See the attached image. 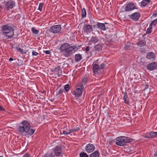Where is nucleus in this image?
<instances>
[{"mask_svg":"<svg viewBox=\"0 0 157 157\" xmlns=\"http://www.w3.org/2000/svg\"><path fill=\"white\" fill-rule=\"evenodd\" d=\"M19 127L18 131L21 135L25 134L28 136H31L34 132L35 130L30 128V124L28 121H23Z\"/></svg>","mask_w":157,"mask_h":157,"instance_id":"nucleus-1","label":"nucleus"},{"mask_svg":"<svg viewBox=\"0 0 157 157\" xmlns=\"http://www.w3.org/2000/svg\"><path fill=\"white\" fill-rule=\"evenodd\" d=\"M81 45H75L73 46H70L69 44L65 43L62 44L60 46L59 50L60 52H64L63 55L67 57L72 55L73 50H77L81 47Z\"/></svg>","mask_w":157,"mask_h":157,"instance_id":"nucleus-2","label":"nucleus"},{"mask_svg":"<svg viewBox=\"0 0 157 157\" xmlns=\"http://www.w3.org/2000/svg\"><path fill=\"white\" fill-rule=\"evenodd\" d=\"M15 26L13 25H10L9 24L3 25L1 28L2 34L6 39H11L14 35V29L13 28Z\"/></svg>","mask_w":157,"mask_h":157,"instance_id":"nucleus-3","label":"nucleus"},{"mask_svg":"<svg viewBox=\"0 0 157 157\" xmlns=\"http://www.w3.org/2000/svg\"><path fill=\"white\" fill-rule=\"evenodd\" d=\"M106 65L104 63L99 61V59L94 61L92 64V70L95 75H98L100 72V70L105 68Z\"/></svg>","mask_w":157,"mask_h":157,"instance_id":"nucleus-4","label":"nucleus"},{"mask_svg":"<svg viewBox=\"0 0 157 157\" xmlns=\"http://www.w3.org/2000/svg\"><path fill=\"white\" fill-rule=\"evenodd\" d=\"M116 140V144L120 146H124L127 143H129L132 141V139L124 136L117 137Z\"/></svg>","mask_w":157,"mask_h":157,"instance_id":"nucleus-5","label":"nucleus"},{"mask_svg":"<svg viewBox=\"0 0 157 157\" xmlns=\"http://www.w3.org/2000/svg\"><path fill=\"white\" fill-rule=\"evenodd\" d=\"M61 30V27L60 25H57L52 26L49 29V32L54 34L59 33Z\"/></svg>","mask_w":157,"mask_h":157,"instance_id":"nucleus-6","label":"nucleus"},{"mask_svg":"<svg viewBox=\"0 0 157 157\" xmlns=\"http://www.w3.org/2000/svg\"><path fill=\"white\" fill-rule=\"evenodd\" d=\"M5 8L7 10L12 9L15 6V3L12 0H9L8 1H5Z\"/></svg>","mask_w":157,"mask_h":157,"instance_id":"nucleus-7","label":"nucleus"},{"mask_svg":"<svg viewBox=\"0 0 157 157\" xmlns=\"http://www.w3.org/2000/svg\"><path fill=\"white\" fill-rule=\"evenodd\" d=\"M137 9L133 3L129 2L125 6L124 10L125 12H129Z\"/></svg>","mask_w":157,"mask_h":157,"instance_id":"nucleus-8","label":"nucleus"},{"mask_svg":"<svg viewBox=\"0 0 157 157\" xmlns=\"http://www.w3.org/2000/svg\"><path fill=\"white\" fill-rule=\"evenodd\" d=\"M95 148V146L93 144H88L85 146V149L87 153H90L94 151Z\"/></svg>","mask_w":157,"mask_h":157,"instance_id":"nucleus-9","label":"nucleus"},{"mask_svg":"<svg viewBox=\"0 0 157 157\" xmlns=\"http://www.w3.org/2000/svg\"><path fill=\"white\" fill-rule=\"evenodd\" d=\"M129 18L133 21H137L139 19L140 15L138 12H135L128 16Z\"/></svg>","mask_w":157,"mask_h":157,"instance_id":"nucleus-10","label":"nucleus"},{"mask_svg":"<svg viewBox=\"0 0 157 157\" xmlns=\"http://www.w3.org/2000/svg\"><path fill=\"white\" fill-rule=\"evenodd\" d=\"M62 148L60 146H56L54 150V152L57 156H62Z\"/></svg>","mask_w":157,"mask_h":157,"instance_id":"nucleus-11","label":"nucleus"},{"mask_svg":"<svg viewBox=\"0 0 157 157\" xmlns=\"http://www.w3.org/2000/svg\"><path fill=\"white\" fill-rule=\"evenodd\" d=\"M157 67V63L156 62H152L148 64L147 67L148 70L150 71L155 69Z\"/></svg>","mask_w":157,"mask_h":157,"instance_id":"nucleus-12","label":"nucleus"},{"mask_svg":"<svg viewBox=\"0 0 157 157\" xmlns=\"http://www.w3.org/2000/svg\"><path fill=\"white\" fill-rule=\"evenodd\" d=\"M107 24V23L105 22L104 23H101L100 22L97 23V28L102 31H105L108 28V27H106L105 25Z\"/></svg>","mask_w":157,"mask_h":157,"instance_id":"nucleus-13","label":"nucleus"},{"mask_svg":"<svg viewBox=\"0 0 157 157\" xmlns=\"http://www.w3.org/2000/svg\"><path fill=\"white\" fill-rule=\"evenodd\" d=\"M83 30L84 33H87L93 31L91 26L89 24L85 25L83 27Z\"/></svg>","mask_w":157,"mask_h":157,"instance_id":"nucleus-14","label":"nucleus"},{"mask_svg":"<svg viewBox=\"0 0 157 157\" xmlns=\"http://www.w3.org/2000/svg\"><path fill=\"white\" fill-rule=\"evenodd\" d=\"M146 57L148 59L154 60L156 57V56L153 52H150L147 54Z\"/></svg>","mask_w":157,"mask_h":157,"instance_id":"nucleus-15","label":"nucleus"},{"mask_svg":"<svg viewBox=\"0 0 157 157\" xmlns=\"http://www.w3.org/2000/svg\"><path fill=\"white\" fill-rule=\"evenodd\" d=\"M73 94L76 97H78L81 96L82 94V90L81 88H77L73 91Z\"/></svg>","mask_w":157,"mask_h":157,"instance_id":"nucleus-16","label":"nucleus"},{"mask_svg":"<svg viewBox=\"0 0 157 157\" xmlns=\"http://www.w3.org/2000/svg\"><path fill=\"white\" fill-rule=\"evenodd\" d=\"M124 94L123 99L124 100V103L126 104L129 105V98L128 95L127 94V92L125 91V92H122Z\"/></svg>","mask_w":157,"mask_h":157,"instance_id":"nucleus-17","label":"nucleus"},{"mask_svg":"<svg viewBox=\"0 0 157 157\" xmlns=\"http://www.w3.org/2000/svg\"><path fill=\"white\" fill-rule=\"evenodd\" d=\"M99 41V39L98 37L96 36H92L90 40V43H93V44H95L97 43Z\"/></svg>","mask_w":157,"mask_h":157,"instance_id":"nucleus-18","label":"nucleus"},{"mask_svg":"<svg viewBox=\"0 0 157 157\" xmlns=\"http://www.w3.org/2000/svg\"><path fill=\"white\" fill-rule=\"evenodd\" d=\"M102 46L100 44H98L94 46V50L98 52L101 51L102 49Z\"/></svg>","mask_w":157,"mask_h":157,"instance_id":"nucleus-19","label":"nucleus"},{"mask_svg":"<svg viewBox=\"0 0 157 157\" xmlns=\"http://www.w3.org/2000/svg\"><path fill=\"white\" fill-rule=\"evenodd\" d=\"M82 56L81 54H76L75 56V60L76 62H79L82 59Z\"/></svg>","mask_w":157,"mask_h":157,"instance_id":"nucleus-20","label":"nucleus"},{"mask_svg":"<svg viewBox=\"0 0 157 157\" xmlns=\"http://www.w3.org/2000/svg\"><path fill=\"white\" fill-rule=\"evenodd\" d=\"M137 44L140 47H143L146 44V41L145 40H140L137 43Z\"/></svg>","mask_w":157,"mask_h":157,"instance_id":"nucleus-21","label":"nucleus"},{"mask_svg":"<svg viewBox=\"0 0 157 157\" xmlns=\"http://www.w3.org/2000/svg\"><path fill=\"white\" fill-rule=\"evenodd\" d=\"M60 67L59 66H57L56 68H55L54 69H51V71L54 73H57L58 75L59 76L60 75L59 74V71L60 70Z\"/></svg>","mask_w":157,"mask_h":157,"instance_id":"nucleus-22","label":"nucleus"},{"mask_svg":"<svg viewBox=\"0 0 157 157\" xmlns=\"http://www.w3.org/2000/svg\"><path fill=\"white\" fill-rule=\"evenodd\" d=\"M99 153L98 151H96L91 154L90 157H99Z\"/></svg>","mask_w":157,"mask_h":157,"instance_id":"nucleus-23","label":"nucleus"},{"mask_svg":"<svg viewBox=\"0 0 157 157\" xmlns=\"http://www.w3.org/2000/svg\"><path fill=\"white\" fill-rule=\"evenodd\" d=\"M151 0H143L141 3V6H145L149 4Z\"/></svg>","mask_w":157,"mask_h":157,"instance_id":"nucleus-24","label":"nucleus"},{"mask_svg":"<svg viewBox=\"0 0 157 157\" xmlns=\"http://www.w3.org/2000/svg\"><path fill=\"white\" fill-rule=\"evenodd\" d=\"M16 49L17 50L20 52L22 54H24L26 53V51H24L21 48H18L17 47H16Z\"/></svg>","mask_w":157,"mask_h":157,"instance_id":"nucleus-25","label":"nucleus"},{"mask_svg":"<svg viewBox=\"0 0 157 157\" xmlns=\"http://www.w3.org/2000/svg\"><path fill=\"white\" fill-rule=\"evenodd\" d=\"M81 15L82 18H84L86 16V12L85 9L83 8L81 10Z\"/></svg>","mask_w":157,"mask_h":157,"instance_id":"nucleus-26","label":"nucleus"},{"mask_svg":"<svg viewBox=\"0 0 157 157\" xmlns=\"http://www.w3.org/2000/svg\"><path fill=\"white\" fill-rule=\"evenodd\" d=\"M130 47V43L129 42H127L125 44L124 48L125 50H128Z\"/></svg>","mask_w":157,"mask_h":157,"instance_id":"nucleus-27","label":"nucleus"},{"mask_svg":"<svg viewBox=\"0 0 157 157\" xmlns=\"http://www.w3.org/2000/svg\"><path fill=\"white\" fill-rule=\"evenodd\" d=\"M31 30L33 33L35 35L38 34L39 32L38 30L36 29L34 27H32Z\"/></svg>","mask_w":157,"mask_h":157,"instance_id":"nucleus-28","label":"nucleus"},{"mask_svg":"<svg viewBox=\"0 0 157 157\" xmlns=\"http://www.w3.org/2000/svg\"><path fill=\"white\" fill-rule=\"evenodd\" d=\"M100 44L102 46L105 44L106 41L103 38H101L100 39Z\"/></svg>","mask_w":157,"mask_h":157,"instance_id":"nucleus-29","label":"nucleus"},{"mask_svg":"<svg viewBox=\"0 0 157 157\" xmlns=\"http://www.w3.org/2000/svg\"><path fill=\"white\" fill-rule=\"evenodd\" d=\"M144 137L146 138H152L151 135V132L149 133H146L144 135Z\"/></svg>","mask_w":157,"mask_h":157,"instance_id":"nucleus-30","label":"nucleus"},{"mask_svg":"<svg viewBox=\"0 0 157 157\" xmlns=\"http://www.w3.org/2000/svg\"><path fill=\"white\" fill-rule=\"evenodd\" d=\"M87 80L88 78L87 77H84L82 79V83L84 85H85L87 82Z\"/></svg>","mask_w":157,"mask_h":157,"instance_id":"nucleus-31","label":"nucleus"},{"mask_svg":"<svg viewBox=\"0 0 157 157\" xmlns=\"http://www.w3.org/2000/svg\"><path fill=\"white\" fill-rule=\"evenodd\" d=\"M152 27H149L147 29L146 34H148L151 33L152 31Z\"/></svg>","mask_w":157,"mask_h":157,"instance_id":"nucleus-32","label":"nucleus"},{"mask_svg":"<svg viewBox=\"0 0 157 157\" xmlns=\"http://www.w3.org/2000/svg\"><path fill=\"white\" fill-rule=\"evenodd\" d=\"M64 89L65 91L67 92L70 89V86L69 84H67L65 85L64 87Z\"/></svg>","mask_w":157,"mask_h":157,"instance_id":"nucleus-33","label":"nucleus"},{"mask_svg":"<svg viewBox=\"0 0 157 157\" xmlns=\"http://www.w3.org/2000/svg\"><path fill=\"white\" fill-rule=\"evenodd\" d=\"M55 155L52 153L50 154H46L43 157H54Z\"/></svg>","mask_w":157,"mask_h":157,"instance_id":"nucleus-34","label":"nucleus"},{"mask_svg":"<svg viewBox=\"0 0 157 157\" xmlns=\"http://www.w3.org/2000/svg\"><path fill=\"white\" fill-rule=\"evenodd\" d=\"M80 157H88V155L86 153L84 152L80 153Z\"/></svg>","mask_w":157,"mask_h":157,"instance_id":"nucleus-35","label":"nucleus"},{"mask_svg":"<svg viewBox=\"0 0 157 157\" xmlns=\"http://www.w3.org/2000/svg\"><path fill=\"white\" fill-rule=\"evenodd\" d=\"M151 133L152 138H154L157 136V132H151Z\"/></svg>","mask_w":157,"mask_h":157,"instance_id":"nucleus-36","label":"nucleus"},{"mask_svg":"<svg viewBox=\"0 0 157 157\" xmlns=\"http://www.w3.org/2000/svg\"><path fill=\"white\" fill-rule=\"evenodd\" d=\"M43 5V3H40L38 10H40V11H41L42 9Z\"/></svg>","mask_w":157,"mask_h":157,"instance_id":"nucleus-37","label":"nucleus"},{"mask_svg":"<svg viewBox=\"0 0 157 157\" xmlns=\"http://www.w3.org/2000/svg\"><path fill=\"white\" fill-rule=\"evenodd\" d=\"M63 133L64 135H67L69 134H70L69 130L67 129L66 130H63Z\"/></svg>","mask_w":157,"mask_h":157,"instance_id":"nucleus-38","label":"nucleus"},{"mask_svg":"<svg viewBox=\"0 0 157 157\" xmlns=\"http://www.w3.org/2000/svg\"><path fill=\"white\" fill-rule=\"evenodd\" d=\"M84 85H84V84H83V83H80L78 84V86L80 87V88H81L82 90H83L84 86Z\"/></svg>","mask_w":157,"mask_h":157,"instance_id":"nucleus-39","label":"nucleus"},{"mask_svg":"<svg viewBox=\"0 0 157 157\" xmlns=\"http://www.w3.org/2000/svg\"><path fill=\"white\" fill-rule=\"evenodd\" d=\"M63 92V90L62 89H60L56 94V96H58L59 94H61Z\"/></svg>","mask_w":157,"mask_h":157,"instance_id":"nucleus-40","label":"nucleus"},{"mask_svg":"<svg viewBox=\"0 0 157 157\" xmlns=\"http://www.w3.org/2000/svg\"><path fill=\"white\" fill-rule=\"evenodd\" d=\"M152 16L153 17H156L157 16V15L155 16H154L153 15ZM152 22L153 23V25H155L157 22V18L155 19Z\"/></svg>","mask_w":157,"mask_h":157,"instance_id":"nucleus-41","label":"nucleus"},{"mask_svg":"<svg viewBox=\"0 0 157 157\" xmlns=\"http://www.w3.org/2000/svg\"><path fill=\"white\" fill-rule=\"evenodd\" d=\"M90 47L89 46H87L86 47V48L85 49V51L86 53H88L90 49Z\"/></svg>","mask_w":157,"mask_h":157,"instance_id":"nucleus-42","label":"nucleus"},{"mask_svg":"<svg viewBox=\"0 0 157 157\" xmlns=\"http://www.w3.org/2000/svg\"><path fill=\"white\" fill-rule=\"evenodd\" d=\"M22 157H31L30 154L28 153H25Z\"/></svg>","mask_w":157,"mask_h":157,"instance_id":"nucleus-43","label":"nucleus"},{"mask_svg":"<svg viewBox=\"0 0 157 157\" xmlns=\"http://www.w3.org/2000/svg\"><path fill=\"white\" fill-rule=\"evenodd\" d=\"M32 55L33 56H36L38 55V53L36 52L33 51L32 52Z\"/></svg>","mask_w":157,"mask_h":157,"instance_id":"nucleus-44","label":"nucleus"},{"mask_svg":"<svg viewBox=\"0 0 157 157\" xmlns=\"http://www.w3.org/2000/svg\"><path fill=\"white\" fill-rule=\"evenodd\" d=\"M44 52L46 54H50L51 52L49 50L44 51Z\"/></svg>","mask_w":157,"mask_h":157,"instance_id":"nucleus-45","label":"nucleus"},{"mask_svg":"<svg viewBox=\"0 0 157 157\" xmlns=\"http://www.w3.org/2000/svg\"><path fill=\"white\" fill-rule=\"evenodd\" d=\"M73 131H75L78 130H79L80 129V128L79 127H77L74 128H73Z\"/></svg>","mask_w":157,"mask_h":157,"instance_id":"nucleus-46","label":"nucleus"},{"mask_svg":"<svg viewBox=\"0 0 157 157\" xmlns=\"http://www.w3.org/2000/svg\"><path fill=\"white\" fill-rule=\"evenodd\" d=\"M0 110L2 111H5V109L2 106L0 105Z\"/></svg>","mask_w":157,"mask_h":157,"instance_id":"nucleus-47","label":"nucleus"},{"mask_svg":"<svg viewBox=\"0 0 157 157\" xmlns=\"http://www.w3.org/2000/svg\"><path fill=\"white\" fill-rule=\"evenodd\" d=\"M157 15V11H156L155 12V13L153 14V15L154 16H155Z\"/></svg>","mask_w":157,"mask_h":157,"instance_id":"nucleus-48","label":"nucleus"},{"mask_svg":"<svg viewBox=\"0 0 157 157\" xmlns=\"http://www.w3.org/2000/svg\"><path fill=\"white\" fill-rule=\"evenodd\" d=\"M153 25V23L152 22H151L150 24V26L149 27H152V25Z\"/></svg>","mask_w":157,"mask_h":157,"instance_id":"nucleus-49","label":"nucleus"},{"mask_svg":"<svg viewBox=\"0 0 157 157\" xmlns=\"http://www.w3.org/2000/svg\"><path fill=\"white\" fill-rule=\"evenodd\" d=\"M45 90H43V91H42L41 92V93L42 94H44V95H45Z\"/></svg>","mask_w":157,"mask_h":157,"instance_id":"nucleus-50","label":"nucleus"},{"mask_svg":"<svg viewBox=\"0 0 157 157\" xmlns=\"http://www.w3.org/2000/svg\"><path fill=\"white\" fill-rule=\"evenodd\" d=\"M154 156L155 157H157V151H156L155 154H154Z\"/></svg>","mask_w":157,"mask_h":157,"instance_id":"nucleus-51","label":"nucleus"},{"mask_svg":"<svg viewBox=\"0 0 157 157\" xmlns=\"http://www.w3.org/2000/svg\"><path fill=\"white\" fill-rule=\"evenodd\" d=\"M94 28L95 29V28H97V24L96 25H93Z\"/></svg>","mask_w":157,"mask_h":157,"instance_id":"nucleus-52","label":"nucleus"},{"mask_svg":"<svg viewBox=\"0 0 157 157\" xmlns=\"http://www.w3.org/2000/svg\"><path fill=\"white\" fill-rule=\"evenodd\" d=\"M74 132L73 129H71V130H69L70 134L72 132Z\"/></svg>","mask_w":157,"mask_h":157,"instance_id":"nucleus-53","label":"nucleus"},{"mask_svg":"<svg viewBox=\"0 0 157 157\" xmlns=\"http://www.w3.org/2000/svg\"><path fill=\"white\" fill-rule=\"evenodd\" d=\"M148 86L147 84H146V86L145 88V89H147L148 88Z\"/></svg>","mask_w":157,"mask_h":157,"instance_id":"nucleus-54","label":"nucleus"},{"mask_svg":"<svg viewBox=\"0 0 157 157\" xmlns=\"http://www.w3.org/2000/svg\"><path fill=\"white\" fill-rule=\"evenodd\" d=\"M2 9V5L0 4V12L1 11V10Z\"/></svg>","mask_w":157,"mask_h":157,"instance_id":"nucleus-55","label":"nucleus"},{"mask_svg":"<svg viewBox=\"0 0 157 157\" xmlns=\"http://www.w3.org/2000/svg\"><path fill=\"white\" fill-rule=\"evenodd\" d=\"M13 60V58H10L9 59V60L10 61H12Z\"/></svg>","mask_w":157,"mask_h":157,"instance_id":"nucleus-56","label":"nucleus"},{"mask_svg":"<svg viewBox=\"0 0 157 157\" xmlns=\"http://www.w3.org/2000/svg\"><path fill=\"white\" fill-rule=\"evenodd\" d=\"M109 42H113V40H112V39H111L109 40H108Z\"/></svg>","mask_w":157,"mask_h":157,"instance_id":"nucleus-57","label":"nucleus"},{"mask_svg":"<svg viewBox=\"0 0 157 157\" xmlns=\"http://www.w3.org/2000/svg\"><path fill=\"white\" fill-rule=\"evenodd\" d=\"M10 45H11V46H12V47H11L12 48H13V44L12 43L11 44H10Z\"/></svg>","mask_w":157,"mask_h":157,"instance_id":"nucleus-58","label":"nucleus"},{"mask_svg":"<svg viewBox=\"0 0 157 157\" xmlns=\"http://www.w3.org/2000/svg\"><path fill=\"white\" fill-rule=\"evenodd\" d=\"M94 51V50H93V51H91L90 52L91 53V52H93Z\"/></svg>","mask_w":157,"mask_h":157,"instance_id":"nucleus-59","label":"nucleus"},{"mask_svg":"<svg viewBox=\"0 0 157 157\" xmlns=\"http://www.w3.org/2000/svg\"><path fill=\"white\" fill-rule=\"evenodd\" d=\"M0 157H3L2 156H0Z\"/></svg>","mask_w":157,"mask_h":157,"instance_id":"nucleus-60","label":"nucleus"}]
</instances>
